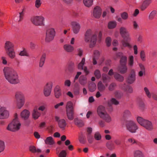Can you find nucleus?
<instances>
[{"label":"nucleus","mask_w":157,"mask_h":157,"mask_svg":"<svg viewBox=\"0 0 157 157\" xmlns=\"http://www.w3.org/2000/svg\"><path fill=\"white\" fill-rule=\"evenodd\" d=\"M3 72L5 78L11 84H15L19 82L18 76L17 72L9 67H5Z\"/></svg>","instance_id":"obj_1"},{"label":"nucleus","mask_w":157,"mask_h":157,"mask_svg":"<svg viewBox=\"0 0 157 157\" xmlns=\"http://www.w3.org/2000/svg\"><path fill=\"white\" fill-rule=\"evenodd\" d=\"M120 33L123 40L121 41L123 47H128L130 48L132 46L129 42L131 40L130 35L127 29L124 27H121L120 29Z\"/></svg>","instance_id":"obj_2"},{"label":"nucleus","mask_w":157,"mask_h":157,"mask_svg":"<svg viewBox=\"0 0 157 157\" xmlns=\"http://www.w3.org/2000/svg\"><path fill=\"white\" fill-rule=\"evenodd\" d=\"M97 35L93 33L90 29L87 30L84 34V41L87 44H90V48L94 46L96 43L97 40Z\"/></svg>","instance_id":"obj_3"},{"label":"nucleus","mask_w":157,"mask_h":157,"mask_svg":"<svg viewBox=\"0 0 157 157\" xmlns=\"http://www.w3.org/2000/svg\"><path fill=\"white\" fill-rule=\"evenodd\" d=\"M21 126V123L19 120L17 113L15 114L14 118L7 126L6 129L8 131L16 132L20 130Z\"/></svg>","instance_id":"obj_4"},{"label":"nucleus","mask_w":157,"mask_h":157,"mask_svg":"<svg viewBox=\"0 0 157 157\" xmlns=\"http://www.w3.org/2000/svg\"><path fill=\"white\" fill-rule=\"evenodd\" d=\"M98 116L107 123H110L112 119L110 115L107 113L105 108L102 105L99 106L97 109Z\"/></svg>","instance_id":"obj_5"},{"label":"nucleus","mask_w":157,"mask_h":157,"mask_svg":"<svg viewBox=\"0 0 157 157\" xmlns=\"http://www.w3.org/2000/svg\"><path fill=\"white\" fill-rule=\"evenodd\" d=\"M136 120L139 124L147 131H152L154 129V125L151 121L139 116L136 117Z\"/></svg>","instance_id":"obj_6"},{"label":"nucleus","mask_w":157,"mask_h":157,"mask_svg":"<svg viewBox=\"0 0 157 157\" xmlns=\"http://www.w3.org/2000/svg\"><path fill=\"white\" fill-rule=\"evenodd\" d=\"M4 48L6 54L11 59L16 57L15 52L14 49V45L13 43L9 41L6 42Z\"/></svg>","instance_id":"obj_7"},{"label":"nucleus","mask_w":157,"mask_h":157,"mask_svg":"<svg viewBox=\"0 0 157 157\" xmlns=\"http://www.w3.org/2000/svg\"><path fill=\"white\" fill-rule=\"evenodd\" d=\"M15 98L16 100V105L19 109H21L24 105L25 98L23 93L21 91H17L15 93Z\"/></svg>","instance_id":"obj_8"},{"label":"nucleus","mask_w":157,"mask_h":157,"mask_svg":"<svg viewBox=\"0 0 157 157\" xmlns=\"http://www.w3.org/2000/svg\"><path fill=\"white\" fill-rule=\"evenodd\" d=\"M30 20L32 23L36 26H42L44 25V18L42 16H34L31 18Z\"/></svg>","instance_id":"obj_9"},{"label":"nucleus","mask_w":157,"mask_h":157,"mask_svg":"<svg viewBox=\"0 0 157 157\" xmlns=\"http://www.w3.org/2000/svg\"><path fill=\"white\" fill-rule=\"evenodd\" d=\"M10 116V112L6 107L0 105V120H6Z\"/></svg>","instance_id":"obj_10"},{"label":"nucleus","mask_w":157,"mask_h":157,"mask_svg":"<svg viewBox=\"0 0 157 157\" xmlns=\"http://www.w3.org/2000/svg\"><path fill=\"white\" fill-rule=\"evenodd\" d=\"M126 126L127 129L132 133H135L138 128L136 124L133 121H130L126 122Z\"/></svg>","instance_id":"obj_11"},{"label":"nucleus","mask_w":157,"mask_h":157,"mask_svg":"<svg viewBox=\"0 0 157 157\" xmlns=\"http://www.w3.org/2000/svg\"><path fill=\"white\" fill-rule=\"evenodd\" d=\"M55 35V31L53 28H50L47 30L46 32L45 41L47 42H49L54 38Z\"/></svg>","instance_id":"obj_12"},{"label":"nucleus","mask_w":157,"mask_h":157,"mask_svg":"<svg viewBox=\"0 0 157 157\" xmlns=\"http://www.w3.org/2000/svg\"><path fill=\"white\" fill-rule=\"evenodd\" d=\"M52 87V83L50 82L46 83L44 87V94L46 97L49 96L51 93Z\"/></svg>","instance_id":"obj_13"},{"label":"nucleus","mask_w":157,"mask_h":157,"mask_svg":"<svg viewBox=\"0 0 157 157\" xmlns=\"http://www.w3.org/2000/svg\"><path fill=\"white\" fill-rule=\"evenodd\" d=\"M136 79L135 71L134 69H132L127 78L126 81L128 84H132L136 80Z\"/></svg>","instance_id":"obj_14"},{"label":"nucleus","mask_w":157,"mask_h":157,"mask_svg":"<svg viewBox=\"0 0 157 157\" xmlns=\"http://www.w3.org/2000/svg\"><path fill=\"white\" fill-rule=\"evenodd\" d=\"M55 121L58 122L59 127L62 129H64L66 125L65 120L63 119H60L59 117L56 116H55Z\"/></svg>","instance_id":"obj_15"},{"label":"nucleus","mask_w":157,"mask_h":157,"mask_svg":"<svg viewBox=\"0 0 157 157\" xmlns=\"http://www.w3.org/2000/svg\"><path fill=\"white\" fill-rule=\"evenodd\" d=\"M85 62V58H82L81 62L78 64L77 67L78 69L79 70H83L85 73L86 75H87L89 73V71L87 69V67L84 66Z\"/></svg>","instance_id":"obj_16"},{"label":"nucleus","mask_w":157,"mask_h":157,"mask_svg":"<svg viewBox=\"0 0 157 157\" xmlns=\"http://www.w3.org/2000/svg\"><path fill=\"white\" fill-rule=\"evenodd\" d=\"M71 25L73 33L75 34H78L80 29V24L76 21H73L71 23Z\"/></svg>","instance_id":"obj_17"},{"label":"nucleus","mask_w":157,"mask_h":157,"mask_svg":"<svg viewBox=\"0 0 157 157\" xmlns=\"http://www.w3.org/2000/svg\"><path fill=\"white\" fill-rule=\"evenodd\" d=\"M116 56L117 57L120 58V64L126 65L127 58L126 56L123 55V53L120 52L117 53Z\"/></svg>","instance_id":"obj_18"},{"label":"nucleus","mask_w":157,"mask_h":157,"mask_svg":"<svg viewBox=\"0 0 157 157\" xmlns=\"http://www.w3.org/2000/svg\"><path fill=\"white\" fill-rule=\"evenodd\" d=\"M93 15L95 18H99L101 14V9L98 6L95 7L93 10Z\"/></svg>","instance_id":"obj_19"},{"label":"nucleus","mask_w":157,"mask_h":157,"mask_svg":"<svg viewBox=\"0 0 157 157\" xmlns=\"http://www.w3.org/2000/svg\"><path fill=\"white\" fill-rule=\"evenodd\" d=\"M117 70L121 74H124L127 72L128 68L126 65L120 64L117 67Z\"/></svg>","instance_id":"obj_20"},{"label":"nucleus","mask_w":157,"mask_h":157,"mask_svg":"<svg viewBox=\"0 0 157 157\" xmlns=\"http://www.w3.org/2000/svg\"><path fill=\"white\" fill-rule=\"evenodd\" d=\"M100 55V52L97 50L94 51L92 58L93 63L95 65L97 64V60L98 59Z\"/></svg>","instance_id":"obj_21"},{"label":"nucleus","mask_w":157,"mask_h":157,"mask_svg":"<svg viewBox=\"0 0 157 157\" xmlns=\"http://www.w3.org/2000/svg\"><path fill=\"white\" fill-rule=\"evenodd\" d=\"M152 0H144L140 6V8L142 11L144 10L151 3Z\"/></svg>","instance_id":"obj_22"},{"label":"nucleus","mask_w":157,"mask_h":157,"mask_svg":"<svg viewBox=\"0 0 157 157\" xmlns=\"http://www.w3.org/2000/svg\"><path fill=\"white\" fill-rule=\"evenodd\" d=\"M121 87L122 90L128 93H131L133 92L132 87L130 86L126 85L125 83L121 85Z\"/></svg>","instance_id":"obj_23"},{"label":"nucleus","mask_w":157,"mask_h":157,"mask_svg":"<svg viewBox=\"0 0 157 157\" xmlns=\"http://www.w3.org/2000/svg\"><path fill=\"white\" fill-rule=\"evenodd\" d=\"M63 47L64 50L67 52H72L74 50V47L70 44H65Z\"/></svg>","instance_id":"obj_24"},{"label":"nucleus","mask_w":157,"mask_h":157,"mask_svg":"<svg viewBox=\"0 0 157 157\" xmlns=\"http://www.w3.org/2000/svg\"><path fill=\"white\" fill-rule=\"evenodd\" d=\"M30 113L27 109H24L21 113V117L25 120L28 118L30 115Z\"/></svg>","instance_id":"obj_25"},{"label":"nucleus","mask_w":157,"mask_h":157,"mask_svg":"<svg viewBox=\"0 0 157 157\" xmlns=\"http://www.w3.org/2000/svg\"><path fill=\"white\" fill-rule=\"evenodd\" d=\"M106 146L109 150L113 151L115 149V146L112 141H109L106 142Z\"/></svg>","instance_id":"obj_26"},{"label":"nucleus","mask_w":157,"mask_h":157,"mask_svg":"<svg viewBox=\"0 0 157 157\" xmlns=\"http://www.w3.org/2000/svg\"><path fill=\"white\" fill-rule=\"evenodd\" d=\"M79 82L82 86H84L87 83V78L83 75H81L79 78Z\"/></svg>","instance_id":"obj_27"},{"label":"nucleus","mask_w":157,"mask_h":157,"mask_svg":"<svg viewBox=\"0 0 157 157\" xmlns=\"http://www.w3.org/2000/svg\"><path fill=\"white\" fill-rule=\"evenodd\" d=\"M41 113L39 112L37 109H33L32 112V117L34 120H36L40 116Z\"/></svg>","instance_id":"obj_28"},{"label":"nucleus","mask_w":157,"mask_h":157,"mask_svg":"<svg viewBox=\"0 0 157 157\" xmlns=\"http://www.w3.org/2000/svg\"><path fill=\"white\" fill-rule=\"evenodd\" d=\"M111 79L110 77L108 75L103 74L102 75V79L103 82L105 84L106 86H107V83L109 82Z\"/></svg>","instance_id":"obj_29"},{"label":"nucleus","mask_w":157,"mask_h":157,"mask_svg":"<svg viewBox=\"0 0 157 157\" xmlns=\"http://www.w3.org/2000/svg\"><path fill=\"white\" fill-rule=\"evenodd\" d=\"M66 111H74V107L73 103L71 101H69L67 103Z\"/></svg>","instance_id":"obj_30"},{"label":"nucleus","mask_w":157,"mask_h":157,"mask_svg":"<svg viewBox=\"0 0 157 157\" xmlns=\"http://www.w3.org/2000/svg\"><path fill=\"white\" fill-rule=\"evenodd\" d=\"M46 54L45 53H43L41 56L40 62H39V67H42L45 61Z\"/></svg>","instance_id":"obj_31"},{"label":"nucleus","mask_w":157,"mask_h":157,"mask_svg":"<svg viewBox=\"0 0 157 157\" xmlns=\"http://www.w3.org/2000/svg\"><path fill=\"white\" fill-rule=\"evenodd\" d=\"M75 67L74 63L73 62H70L67 67L68 71L70 73L73 72L75 71Z\"/></svg>","instance_id":"obj_32"},{"label":"nucleus","mask_w":157,"mask_h":157,"mask_svg":"<svg viewBox=\"0 0 157 157\" xmlns=\"http://www.w3.org/2000/svg\"><path fill=\"white\" fill-rule=\"evenodd\" d=\"M114 77L119 82H123L124 80L123 76L117 72H115L114 73Z\"/></svg>","instance_id":"obj_33"},{"label":"nucleus","mask_w":157,"mask_h":157,"mask_svg":"<svg viewBox=\"0 0 157 157\" xmlns=\"http://www.w3.org/2000/svg\"><path fill=\"white\" fill-rule=\"evenodd\" d=\"M55 95L56 97L57 98H59L60 96L61 95L60 89L59 86L56 87L54 89Z\"/></svg>","instance_id":"obj_34"},{"label":"nucleus","mask_w":157,"mask_h":157,"mask_svg":"<svg viewBox=\"0 0 157 157\" xmlns=\"http://www.w3.org/2000/svg\"><path fill=\"white\" fill-rule=\"evenodd\" d=\"M119 104V101L114 98H112L110 101H109L107 102V105L109 107H111L112 104L117 105Z\"/></svg>","instance_id":"obj_35"},{"label":"nucleus","mask_w":157,"mask_h":157,"mask_svg":"<svg viewBox=\"0 0 157 157\" xmlns=\"http://www.w3.org/2000/svg\"><path fill=\"white\" fill-rule=\"evenodd\" d=\"M44 141L46 144L50 145H52L54 144V141L53 138L51 136L47 137Z\"/></svg>","instance_id":"obj_36"},{"label":"nucleus","mask_w":157,"mask_h":157,"mask_svg":"<svg viewBox=\"0 0 157 157\" xmlns=\"http://www.w3.org/2000/svg\"><path fill=\"white\" fill-rule=\"evenodd\" d=\"M75 124L79 127H82L84 125L83 121L78 118H75L74 119Z\"/></svg>","instance_id":"obj_37"},{"label":"nucleus","mask_w":157,"mask_h":157,"mask_svg":"<svg viewBox=\"0 0 157 157\" xmlns=\"http://www.w3.org/2000/svg\"><path fill=\"white\" fill-rule=\"evenodd\" d=\"M67 116L69 120H72L74 118V111H66Z\"/></svg>","instance_id":"obj_38"},{"label":"nucleus","mask_w":157,"mask_h":157,"mask_svg":"<svg viewBox=\"0 0 157 157\" xmlns=\"http://www.w3.org/2000/svg\"><path fill=\"white\" fill-rule=\"evenodd\" d=\"M98 89L100 92L103 91L105 89V86L102 83V82L100 81L98 84Z\"/></svg>","instance_id":"obj_39"},{"label":"nucleus","mask_w":157,"mask_h":157,"mask_svg":"<svg viewBox=\"0 0 157 157\" xmlns=\"http://www.w3.org/2000/svg\"><path fill=\"white\" fill-rule=\"evenodd\" d=\"M134 65V57L132 56H130L128 57V65L130 67H132Z\"/></svg>","instance_id":"obj_40"},{"label":"nucleus","mask_w":157,"mask_h":157,"mask_svg":"<svg viewBox=\"0 0 157 157\" xmlns=\"http://www.w3.org/2000/svg\"><path fill=\"white\" fill-rule=\"evenodd\" d=\"M134 157H144L142 152L140 150L136 151L134 153Z\"/></svg>","instance_id":"obj_41"},{"label":"nucleus","mask_w":157,"mask_h":157,"mask_svg":"<svg viewBox=\"0 0 157 157\" xmlns=\"http://www.w3.org/2000/svg\"><path fill=\"white\" fill-rule=\"evenodd\" d=\"M79 140L80 143L82 144H84L86 142V137L82 133L79 136Z\"/></svg>","instance_id":"obj_42"},{"label":"nucleus","mask_w":157,"mask_h":157,"mask_svg":"<svg viewBox=\"0 0 157 157\" xmlns=\"http://www.w3.org/2000/svg\"><path fill=\"white\" fill-rule=\"evenodd\" d=\"M157 13L156 10H154L152 11L149 14L148 16V19L150 20H152L156 16Z\"/></svg>","instance_id":"obj_43"},{"label":"nucleus","mask_w":157,"mask_h":157,"mask_svg":"<svg viewBox=\"0 0 157 157\" xmlns=\"http://www.w3.org/2000/svg\"><path fill=\"white\" fill-rule=\"evenodd\" d=\"M117 23L115 21H110L108 24V27L109 29H113L116 26Z\"/></svg>","instance_id":"obj_44"},{"label":"nucleus","mask_w":157,"mask_h":157,"mask_svg":"<svg viewBox=\"0 0 157 157\" xmlns=\"http://www.w3.org/2000/svg\"><path fill=\"white\" fill-rule=\"evenodd\" d=\"M93 2V0H83V2L85 6L88 7L92 5Z\"/></svg>","instance_id":"obj_45"},{"label":"nucleus","mask_w":157,"mask_h":157,"mask_svg":"<svg viewBox=\"0 0 157 157\" xmlns=\"http://www.w3.org/2000/svg\"><path fill=\"white\" fill-rule=\"evenodd\" d=\"M131 113L130 111L128 110H125L123 113V117L125 118H128L131 116Z\"/></svg>","instance_id":"obj_46"},{"label":"nucleus","mask_w":157,"mask_h":157,"mask_svg":"<svg viewBox=\"0 0 157 157\" xmlns=\"http://www.w3.org/2000/svg\"><path fill=\"white\" fill-rule=\"evenodd\" d=\"M96 88V85L94 82H92L89 85V89L90 91L93 92L94 91Z\"/></svg>","instance_id":"obj_47"},{"label":"nucleus","mask_w":157,"mask_h":157,"mask_svg":"<svg viewBox=\"0 0 157 157\" xmlns=\"http://www.w3.org/2000/svg\"><path fill=\"white\" fill-rule=\"evenodd\" d=\"M139 109L141 111H144L145 109V107L144 103L142 101H140L139 103Z\"/></svg>","instance_id":"obj_48"},{"label":"nucleus","mask_w":157,"mask_h":157,"mask_svg":"<svg viewBox=\"0 0 157 157\" xmlns=\"http://www.w3.org/2000/svg\"><path fill=\"white\" fill-rule=\"evenodd\" d=\"M115 97L118 99H120L123 96V93L120 91H116L114 93Z\"/></svg>","instance_id":"obj_49"},{"label":"nucleus","mask_w":157,"mask_h":157,"mask_svg":"<svg viewBox=\"0 0 157 157\" xmlns=\"http://www.w3.org/2000/svg\"><path fill=\"white\" fill-rule=\"evenodd\" d=\"M94 138L97 140H100L101 138V136L98 132H96L94 134Z\"/></svg>","instance_id":"obj_50"},{"label":"nucleus","mask_w":157,"mask_h":157,"mask_svg":"<svg viewBox=\"0 0 157 157\" xmlns=\"http://www.w3.org/2000/svg\"><path fill=\"white\" fill-rule=\"evenodd\" d=\"M140 58L143 61L146 60V55L144 51L141 50L140 52Z\"/></svg>","instance_id":"obj_51"},{"label":"nucleus","mask_w":157,"mask_h":157,"mask_svg":"<svg viewBox=\"0 0 157 157\" xmlns=\"http://www.w3.org/2000/svg\"><path fill=\"white\" fill-rule=\"evenodd\" d=\"M19 55L20 56H25L28 57L29 56V54L25 48H24L22 51H21Z\"/></svg>","instance_id":"obj_52"},{"label":"nucleus","mask_w":157,"mask_h":157,"mask_svg":"<svg viewBox=\"0 0 157 157\" xmlns=\"http://www.w3.org/2000/svg\"><path fill=\"white\" fill-rule=\"evenodd\" d=\"M144 90L147 97L148 98H150L151 97V95H152L148 89L147 87H145L144 88Z\"/></svg>","instance_id":"obj_53"},{"label":"nucleus","mask_w":157,"mask_h":157,"mask_svg":"<svg viewBox=\"0 0 157 157\" xmlns=\"http://www.w3.org/2000/svg\"><path fill=\"white\" fill-rule=\"evenodd\" d=\"M41 0H36L35 1V7L37 9L39 8L42 4Z\"/></svg>","instance_id":"obj_54"},{"label":"nucleus","mask_w":157,"mask_h":157,"mask_svg":"<svg viewBox=\"0 0 157 157\" xmlns=\"http://www.w3.org/2000/svg\"><path fill=\"white\" fill-rule=\"evenodd\" d=\"M121 16L122 19L126 20L128 18V14L126 12H124L121 13Z\"/></svg>","instance_id":"obj_55"},{"label":"nucleus","mask_w":157,"mask_h":157,"mask_svg":"<svg viewBox=\"0 0 157 157\" xmlns=\"http://www.w3.org/2000/svg\"><path fill=\"white\" fill-rule=\"evenodd\" d=\"M94 74L96 78L99 79L101 77V74L100 71L98 70H96L95 71Z\"/></svg>","instance_id":"obj_56"},{"label":"nucleus","mask_w":157,"mask_h":157,"mask_svg":"<svg viewBox=\"0 0 157 157\" xmlns=\"http://www.w3.org/2000/svg\"><path fill=\"white\" fill-rule=\"evenodd\" d=\"M116 86V83L114 82L112 83L109 85L108 88L109 90L110 91H112L113 90Z\"/></svg>","instance_id":"obj_57"},{"label":"nucleus","mask_w":157,"mask_h":157,"mask_svg":"<svg viewBox=\"0 0 157 157\" xmlns=\"http://www.w3.org/2000/svg\"><path fill=\"white\" fill-rule=\"evenodd\" d=\"M86 136L88 142L90 144H92L94 140V138L92 135H86Z\"/></svg>","instance_id":"obj_58"},{"label":"nucleus","mask_w":157,"mask_h":157,"mask_svg":"<svg viewBox=\"0 0 157 157\" xmlns=\"http://www.w3.org/2000/svg\"><path fill=\"white\" fill-rule=\"evenodd\" d=\"M24 9L22 10V12L19 13V20L18 21V22H20L22 21V20L23 19V17L24 15Z\"/></svg>","instance_id":"obj_59"},{"label":"nucleus","mask_w":157,"mask_h":157,"mask_svg":"<svg viewBox=\"0 0 157 157\" xmlns=\"http://www.w3.org/2000/svg\"><path fill=\"white\" fill-rule=\"evenodd\" d=\"M5 149L4 143L3 141H0V153L4 151Z\"/></svg>","instance_id":"obj_60"},{"label":"nucleus","mask_w":157,"mask_h":157,"mask_svg":"<svg viewBox=\"0 0 157 157\" xmlns=\"http://www.w3.org/2000/svg\"><path fill=\"white\" fill-rule=\"evenodd\" d=\"M66 152L65 150H62L58 155L59 157H66Z\"/></svg>","instance_id":"obj_61"},{"label":"nucleus","mask_w":157,"mask_h":157,"mask_svg":"<svg viewBox=\"0 0 157 157\" xmlns=\"http://www.w3.org/2000/svg\"><path fill=\"white\" fill-rule=\"evenodd\" d=\"M92 128L91 127H87L86 129V135H91L92 132Z\"/></svg>","instance_id":"obj_62"},{"label":"nucleus","mask_w":157,"mask_h":157,"mask_svg":"<svg viewBox=\"0 0 157 157\" xmlns=\"http://www.w3.org/2000/svg\"><path fill=\"white\" fill-rule=\"evenodd\" d=\"M29 150L32 153L36 152V147L34 146H31L29 147Z\"/></svg>","instance_id":"obj_63"},{"label":"nucleus","mask_w":157,"mask_h":157,"mask_svg":"<svg viewBox=\"0 0 157 157\" xmlns=\"http://www.w3.org/2000/svg\"><path fill=\"white\" fill-rule=\"evenodd\" d=\"M106 43L107 46H109L111 44V39L109 37H107L106 39Z\"/></svg>","instance_id":"obj_64"}]
</instances>
